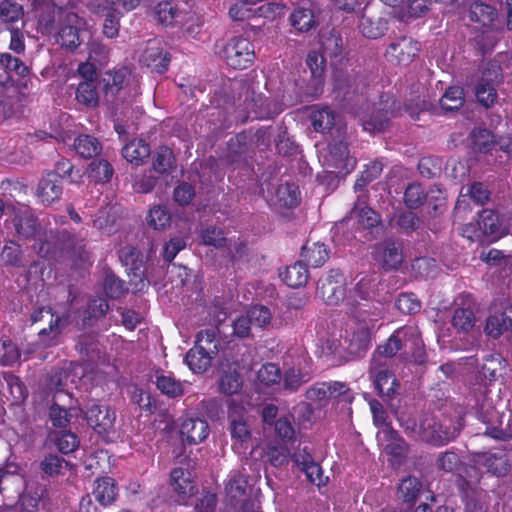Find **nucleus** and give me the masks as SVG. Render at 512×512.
Segmentation results:
<instances>
[{
  "instance_id": "a878e982",
  "label": "nucleus",
  "mask_w": 512,
  "mask_h": 512,
  "mask_svg": "<svg viewBox=\"0 0 512 512\" xmlns=\"http://www.w3.org/2000/svg\"><path fill=\"white\" fill-rule=\"evenodd\" d=\"M322 60L330 59V61H337L342 54L343 39L334 30L325 32L320 37Z\"/></svg>"
},
{
  "instance_id": "6e6d98bb",
  "label": "nucleus",
  "mask_w": 512,
  "mask_h": 512,
  "mask_svg": "<svg viewBox=\"0 0 512 512\" xmlns=\"http://www.w3.org/2000/svg\"><path fill=\"white\" fill-rule=\"evenodd\" d=\"M23 7L11 0H3L0 3V19L6 24H12L22 19Z\"/></svg>"
},
{
  "instance_id": "f03ea898",
  "label": "nucleus",
  "mask_w": 512,
  "mask_h": 512,
  "mask_svg": "<svg viewBox=\"0 0 512 512\" xmlns=\"http://www.w3.org/2000/svg\"><path fill=\"white\" fill-rule=\"evenodd\" d=\"M31 322L38 329L40 342L45 346H54L62 333L64 323L62 318L55 314L48 306L37 308L31 314Z\"/></svg>"
},
{
  "instance_id": "e433bc0d",
  "label": "nucleus",
  "mask_w": 512,
  "mask_h": 512,
  "mask_svg": "<svg viewBox=\"0 0 512 512\" xmlns=\"http://www.w3.org/2000/svg\"><path fill=\"white\" fill-rule=\"evenodd\" d=\"M152 167L159 174L170 173L175 167L173 151L166 146L157 148L152 155Z\"/></svg>"
},
{
  "instance_id": "338daca9",
  "label": "nucleus",
  "mask_w": 512,
  "mask_h": 512,
  "mask_svg": "<svg viewBox=\"0 0 512 512\" xmlns=\"http://www.w3.org/2000/svg\"><path fill=\"white\" fill-rule=\"evenodd\" d=\"M257 379L266 386L277 384L281 380L280 369L273 363L264 364L257 372Z\"/></svg>"
},
{
  "instance_id": "603ef678",
  "label": "nucleus",
  "mask_w": 512,
  "mask_h": 512,
  "mask_svg": "<svg viewBox=\"0 0 512 512\" xmlns=\"http://www.w3.org/2000/svg\"><path fill=\"white\" fill-rule=\"evenodd\" d=\"M246 315L250 320L253 328L263 329L270 325L272 314L270 310L263 305H256L246 311Z\"/></svg>"
},
{
  "instance_id": "69168bd1",
  "label": "nucleus",
  "mask_w": 512,
  "mask_h": 512,
  "mask_svg": "<svg viewBox=\"0 0 512 512\" xmlns=\"http://www.w3.org/2000/svg\"><path fill=\"white\" fill-rule=\"evenodd\" d=\"M265 457L272 466L282 467L289 461V450L282 445H269Z\"/></svg>"
},
{
  "instance_id": "473e14b6",
  "label": "nucleus",
  "mask_w": 512,
  "mask_h": 512,
  "mask_svg": "<svg viewBox=\"0 0 512 512\" xmlns=\"http://www.w3.org/2000/svg\"><path fill=\"white\" fill-rule=\"evenodd\" d=\"M477 463L496 476H504L510 469L507 455L503 452L483 454L479 457Z\"/></svg>"
},
{
  "instance_id": "37998d69",
  "label": "nucleus",
  "mask_w": 512,
  "mask_h": 512,
  "mask_svg": "<svg viewBox=\"0 0 512 512\" xmlns=\"http://www.w3.org/2000/svg\"><path fill=\"white\" fill-rule=\"evenodd\" d=\"M212 356L199 348L193 347L186 354V363L194 373H203L211 365Z\"/></svg>"
},
{
  "instance_id": "e2e57ef3",
  "label": "nucleus",
  "mask_w": 512,
  "mask_h": 512,
  "mask_svg": "<svg viewBox=\"0 0 512 512\" xmlns=\"http://www.w3.org/2000/svg\"><path fill=\"white\" fill-rule=\"evenodd\" d=\"M157 388L169 397L181 396L184 392L183 385L175 378L167 375H161L156 380Z\"/></svg>"
},
{
  "instance_id": "5fc2aeb1",
  "label": "nucleus",
  "mask_w": 512,
  "mask_h": 512,
  "mask_svg": "<svg viewBox=\"0 0 512 512\" xmlns=\"http://www.w3.org/2000/svg\"><path fill=\"white\" fill-rule=\"evenodd\" d=\"M196 348L203 352H207L210 356H214L218 352V341L216 340L215 329L202 330L197 334Z\"/></svg>"
},
{
  "instance_id": "49530a36",
  "label": "nucleus",
  "mask_w": 512,
  "mask_h": 512,
  "mask_svg": "<svg viewBox=\"0 0 512 512\" xmlns=\"http://www.w3.org/2000/svg\"><path fill=\"white\" fill-rule=\"evenodd\" d=\"M465 101L464 90L458 86L449 87L440 99V106L444 111L459 110Z\"/></svg>"
},
{
  "instance_id": "7c9ffc66",
  "label": "nucleus",
  "mask_w": 512,
  "mask_h": 512,
  "mask_svg": "<svg viewBox=\"0 0 512 512\" xmlns=\"http://www.w3.org/2000/svg\"><path fill=\"white\" fill-rule=\"evenodd\" d=\"M150 154V146L143 139H133L122 148L123 157L136 166L141 165Z\"/></svg>"
},
{
  "instance_id": "f8f14e48",
  "label": "nucleus",
  "mask_w": 512,
  "mask_h": 512,
  "mask_svg": "<svg viewBox=\"0 0 512 512\" xmlns=\"http://www.w3.org/2000/svg\"><path fill=\"white\" fill-rule=\"evenodd\" d=\"M236 84L245 90L244 110L247 113H252L255 118H270L277 113L276 109L273 108L274 103L261 92H256L253 87L241 82Z\"/></svg>"
},
{
  "instance_id": "cd10ccee",
  "label": "nucleus",
  "mask_w": 512,
  "mask_h": 512,
  "mask_svg": "<svg viewBox=\"0 0 512 512\" xmlns=\"http://www.w3.org/2000/svg\"><path fill=\"white\" fill-rule=\"evenodd\" d=\"M100 88L99 81H81L77 86L75 98L80 105L95 108L99 104Z\"/></svg>"
},
{
  "instance_id": "2f4dec72",
  "label": "nucleus",
  "mask_w": 512,
  "mask_h": 512,
  "mask_svg": "<svg viewBox=\"0 0 512 512\" xmlns=\"http://www.w3.org/2000/svg\"><path fill=\"white\" fill-rule=\"evenodd\" d=\"M127 75L128 71L126 69L105 73L99 82L107 98H114L118 95L125 85Z\"/></svg>"
},
{
  "instance_id": "de8ad7c7",
  "label": "nucleus",
  "mask_w": 512,
  "mask_h": 512,
  "mask_svg": "<svg viewBox=\"0 0 512 512\" xmlns=\"http://www.w3.org/2000/svg\"><path fill=\"white\" fill-rule=\"evenodd\" d=\"M291 25L300 32H307L316 24L313 12L307 8H297L290 15Z\"/></svg>"
},
{
  "instance_id": "6ab92c4d",
  "label": "nucleus",
  "mask_w": 512,
  "mask_h": 512,
  "mask_svg": "<svg viewBox=\"0 0 512 512\" xmlns=\"http://www.w3.org/2000/svg\"><path fill=\"white\" fill-rule=\"evenodd\" d=\"M311 122L314 129L318 132L324 133L335 128L338 136L345 134L343 127L340 126L339 115L328 107L313 111L311 114Z\"/></svg>"
},
{
  "instance_id": "4be33fe9",
  "label": "nucleus",
  "mask_w": 512,
  "mask_h": 512,
  "mask_svg": "<svg viewBox=\"0 0 512 512\" xmlns=\"http://www.w3.org/2000/svg\"><path fill=\"white\" fill-rule=\"evenodd\" d=\"M62 195V186L57 175L54 173H47L42 177L38 183L37 196L44 204H51L58 200Z\"/></svg>"
},
{
  "instance_id": "1a4fd4ad",
  "label": "nucleus",
  "mask_w": 512,
  "mask_h": 512,
  "mask_svg": "<svg viewBox=\"0 0 512 512\" xmlns=\"http://www.w3.org/2000/svg\"><path fill=\"white\" fill-rule=\"evenodd\" d=\"M369 375L373 380L375 388L384 401H391L398 387V381L394 373L389 369L388 363L370 361Z\"/></svg>"
},
{
  "instance_id": "7ed1b4c3",
  "label": "nucleus",
  "mask_w": 512,
  "mask_h": 512,
  "mask_svg": "<svg viewBox=\"0 0 512 512\" xmlns=\"http://www.w3.org/2000/svg\"><path fill=\"white\" fill-rule=\"evenodd\" d=\"M338 137L339 139H334L328 144L323 160L325 166L331 169L330 173H334L337 176H345L354 169L356 160L349 154L344 134Z\"/></svg>"
},
{
  "instance_id": "dca6fc26",
  "label": "nucleus",
  "mask_w": 512,
  "mask_h": 512,
  "mask_svg": "<svg viewBox=\"0 0 512 512\" xmlns=\"http://www.w3.org/2000/svg\"><path fill=\"white\" fill-rule=\"evenodd\" d=\"M351 221L357 223L359 228L370 229L379 224L380 217L373 209L366 206L364 200L358 199L349 216L338 224V228L348 225Z\"/></svg>"
},
{
  "instance_id": "13d9d810",
  "label": "nucleus",
  "mask_w": 512,
  "mask_h": 512,
  "mask_svg": "<svg viewBox=\"0 0 512 512\" xmlns=\"http://www.w3.org/2000/svg\"><path fill=\"white\" fill-rule=\"evenodd\" d=\"M427 198L428 193L425 192L419 183L408 185L404 193V202L410 209L420 207Z\"/></svg>"
},
{
  "instance_id": "864d4df0",
  "label": "nucleus",
  "mask_w": 512,
  "mask_h": 512,
  "mask_svg": "<svg viewBox=\"0 0 512 512\" xmlns=\"http://www.w3.org/2000/svg\"><path fill=\"white\" fill-rule=\"evenodd\" d=\"M469 512H498V502L487 493H479L467 502Z\"/></svg>"
},
{
  "instance_id": "b1692460",
  "label": "nucleus",
  "mask_w": 512,
  "mask_h": 512,
  "mask_svg": "<svg viewBox=\"0 0 512 512\" xmlns=\"http://www.w3.org/2000/svg\"><path fill=\"white\" fill-rule=\"evenodd\" d=\"M370 410L373 416V423L380 427L381 430L378 432L379 440H395L397 438V432L387 422V413L384 410L382 404L373 399L369 402Z\"/></svg>"
},
{
  "instance_id": "20e7f679",
  "label": "nucleus",
  "mask_w": 512,
  "mask_h": 512,
  "mask_svg": "<svg viewBox=\"0 0 512 512\" xmlns=\"http://www.w3.org/2000/svg\"><path fill=\"white\" fill-rule=\"evenodd\" d=\"M86 34V22L77 14L69 12L61 20L57 42L64 48L75 50Z\"/></svg>"
},
{
  "instance_id": "412c9836",
  "label": "nucleus",
  "mask_w": 512,
  "mask_h": 512,
  "mask_svg": "<svg viewBox=\"0 0 512 512\" xmlns=\"http://www.w3.org/2000/svg\"><path fill=\"white\" fill-rule=\"evenodd\" d=\"M0 67L6 72L5 80L1 81L4 87L13 85V76L25 78L30 73L28 66L10 53L0 54Z\"/></svg>"
},
{
  "instance_id": "c756f323",
  "label": "nucleus",
  "mask_w": 512,
  "mask_h": 512,
  "mask_svg": "<svg viewBox=\"0 0 512 512\" xmlns=\"http://www.w3.org/2000/svg\"><path fill=\"white\" fill-rule=\"evenodd\" d=\"M14 227L17 234L24 239L35 238L41 231L38 219L29 211H23L14 218Z\"/></svg>"
},
{
  "instance_id": "4d7b16f0",
  "label": "nucleus",
  "mask_w": 512,
  "mask_h": 512,
  "mask_svg": "<svg viewBox=\"0 0 512 512\" xmlns=\"http://www.w3.org/2000/svg\"><path fill=\"white\" fill-rule=\"evenodd\" d=\"M312 376L307 371L299 368H291L284 375V387L289 391H297L301 385L311 380Z\"/></svg>"
},
{
  "instance_id": "5701e85b",
  "label": "nucleus",
  "mask_w": 512,
  "mask_h": 512,
  "mask_svg": "<svg viewBox=\"0 0 512 512\" xmlns=\"http://www.w3.org/2000/svg\"><path fill=\"white\" fill-rule=\"evenodd\" d=\"M47 491L42 485L28 488L20 497L19 504L22 512H38L46 507Z\"/></svg>"
},
{
  "instance_id": "c85d7f7f",
  "label": "nucleus",
  "mask_w": 512,
  "mask_h": 512,
  "mask_svg": "<svg viewBox=\"0 0 512 512\" xmlns=\"http://www.w3.org/2000/svg\"><path fill=\"white\" fill-rule=\"evenodd\" d=\"M359 29L363 36L376 39L385 34L388 29V22L381 16L365 13L359 21Z\"/></svg>"
},
{
  "instance_id": "052dcab7",
  "label": "nucleus",
  "mask_w": 512,
  "mask_h": 512,
  "mask_svg": "<svg viewBox=\"0 0 512 512\" xmlns=\"http://www.w3.org/2000/svg\"><path fill=\"white\" fill-rule=\"evenodd\" d=\"M79 412V409L67 410L58 404H53L50 407L49 415L55 427H65L70 423L73 416H78Z\"/></svg>"
},
{
  "instance_id": "2eb2a0df",
  "label": "nucleus",
  "mask_w": 512,
  "mask_h": 512,
  "mask_svg": "<svg viewBox=\"0 0 512 512\" xmlns=\"http://www.w3.org/2000/svg\"><path fill=\"white\" fill-rule=\"evenodd\" d=\"M86 420L94 430L103 433L113 428L116 415L108 406L93 403L86 411Z\"/></svg>"
},
{
  "instance_id": "9d476101",
  "label": "nucleus",
  "mask_w": 512,
  "mask_h": 512,
  "mask_svg": "<svg viewBox=\"0 0 512 512\" xmlns=\"http://www.w3.org/2000/svg\"><path fill=\"white\" fill-rule=\"evenodd\" d=\"M420 51V44L411 37L402 36L394 39L385 52L386 59L396 65L407 66Z\"/></svg>"
},
{
  "instance_id": "39448f33",
  "label": "nucleus",
  "mask_w": 512,
  "mask_h": 512,
  "mask_svg": "<svg viewBox=\"0 0 512 512\" xmlns=\"http://www.w3.org/2000/svg\"><path fill=\"white\" fill-rule=\"evenodd\" d=\"M228 430L235 444H247L252 438L251 424L243 405L231 400L227 410Z\"/></svg>"
},
{
  "instance_id": "4c0bfd02",
  "label": "nucleus",
  "mask_w": 512,
  "mask_h": 512,
  "mask_svg": "<svg viewBox=\"0 0 512 512\" xmlns=\"http://www.w3.org/2000/svg\"><path fill=\"white\" fill-rule=\"evenodd\" d=\"M478 225L485 235L494 239L504 233L497 214L491 209H483L480 212Z\"/></svg>"
},
{
  "instance_id": "a18cd8bd",
  "label": "nucleus",
  "mask_w": 512,
  "mask_h": 512,
  "mask_svg": "<svg viewBox=\"0 0 512 512\" xmlns=\"http://www.w3.org/2000/svg\"><path fill=\"white\" fill-rule=\"evenodd\" d=\"M390 115L391 113L388 109H378L367 119L363 120V129L371 133L384 131L389 125Z\"/></svg>"
},
{
  "instance_id": "58836bf2",
  "label": "nucleus",
  "mask_w": 512,
  "mask_h": 512,
  "mask_svg": "<svg viewBox=\"0 0 512 512\" xmlns=\"http://www.w3.org/2000/svg\"><path fill=\"white\" fill-rule=\"evenodd\" d=\"M276 203L285 208H293L300 202V191L294 183L280 184L275 193Z\"/></svg>"
},
{
  "instance_id": "ea45409f",
  "label": "nucleus",
  "mask_w": 512,
  "mask_h": 512,
  "mask_svg": "<svg viewBox=\"0 0 512 512\" xmlns=\"http://www.w3.org/2000/svg\"><path fill=\"white\" fill-rule=\"evenodd\" d=\"M423 491V483L415 476L404 478L398 486L399 497L406 503H414Z\"/></svg>"
},
{
  "instance_id": "a19ab883",
  "label": "nucleus",
  "mask_w": 512,
  "mask_h": 512,
  "mask_svg": "<svg viewBox=\"0 0 512 512\" xmlns=\"http://www.w3.org/2000/svg\"><path fill=\"white\" fill-rule=\"evenodd\" d=\"M116 486L110 477H103L95 481L93 495L101 505L112 503L116 497Z\"/></svg>"
},
{
  "instance_id": "c9c22d12",
  "label": "nucleus",
  "mask_w": 512,
  "mask_h": 512,
  "mask_svg": "<svg viewBox=\"0 0 512 512\" xmlns=\"http://www.w3.org/2000/svg\"><path fill=\"white\" fill-rule=\"evenodd\" d=\"M371 345V332L366 326H361L355 330L349 340L348 351L351 355L362 356Z\"/></svg>"
},
{
  "instance_id": "9b49d317",
  "label": "nucleus",
  "mask_w": 512,
  "mask_h": 512,
  "mask_svg": "<svg viewBox=\"0 0 512 512\" xmlns=\"http://www.w3.org/2000/svg\"><path fill=\"white\" fill-rule=\"evenodd\" d=\"M415 335L414 328H400L396 330L385 343L379 345L372 355L371 361L388 363L408 342V337Z\"/></svg>"
},
{
  "instance_id": "a211bd4d",
  "label": "nucleus",
  "mask_w": 512,
  "mask_h": 512,
  "mask_svg": "<svg viewBox=\"0 0 512 512\" xmlns=\"http://www.w3.org/2000/svg\"><path fill=\"white\" fill-rule=\"evenodd\" d=\"M350 313L361 322H374L383 316L384 304L372 298L363 302L354 299L350 302Z\"/></svg>"
},
{
  "instance_id": "680f3d73",
  "label": "nucleus",
  "mask_w": 512,
  "mask_h": 512,
  "mask_svg": "<svg viewBox=\"0 0 512 512\" xmlns=\"http://www.w3.org/2000/svg\"><path fill=\"white\" fill-rule=\"evenodd\" d=\"M242 387V380L236 371H226L219 380V389L222 393L233 395L239 392Z\"/></svg>"
},
{
  "instance_id": "72a5a7b5",
  "label": "nucleus",
  "mask_w": 512,
  "mask_h": 512,
  "mask_svg": "<svg viewBox=\"0 0 512 512\" xmlns=\"http://www.w3.org/2000/svg\"><path fill=\"white\" fill-rule=\"evenodd\" d=\"M301 257L306 265L320 267L328 260L329 250L323 243L308 242L302 248Z\"/></svg>"
},
{
  "instance_id": "774afa93",
  "label": "nucleus",
  "mask_w": 512,
  "mask_h": 512,
  "mask_svg": "<svg viewBox=\"0 0 512 512\" xmlns=\"http://www.w3.org/2000/svg\"><path fill=\"white\" fill-rule=\"evenodd\" d=\"M230 17L235 21L253 19V1L239 0L229 9Z\"/></svg>"
},
{
  "instance_id": "8fccbe9b",
  "label": "nucleus",
  "mask_w": 512,
  "mask_h": 512,
  "mask_svg": "<svg viewBox=\"0 0 512 512\" xmlns=\"http://www.w3.org/2000/svg\"><path fill=\"white\" fill-rule=\"evenodd\" d=\"M88 175L95 182L104 183L112 177L113 168L105 159L94 160L89 164Z\"/></svg>"
},
{
  "instance_id": "0eeeda50",
  "label": "nucleus",
  "mask_w": 512,
  "mask_h": 512,
  "mask_svg": "<svg viewBox=\"0 0 512 512\" xmlns=\"http://www.w3.org/2000/svg\"><path fill=\"white\" fill-rule=\"evenodd\" d=\"M317 293L328 305H338L346 299V280L339 270H331L318 282Z\"/></svg>"
},
{
  "instance_id": "f3484780",
  "label": "nucleus",
  "mask_w": 512,
  "mask_h": 512,
  "mask_svg": "<svg viewBox=\"0 0 512 512\" xmlns=\"http://www.w3.org/2000/svg\"><path fill=\"white\" fill-rule=\"evenodd\" d=\"M475 303L469 296L461 298V304L457 307L452 316V326L458 331L468 333L476 323Z\"/></svg>"
},
{
  "instance_id": "f257e3e1",
  "label": "nucleus",
  "mask_w": 512,
  "mask_h": 512,
  "mask_svg": "<svg viewBox=\"0 0 512 512\" xmlns=\"http://www.w3.org/2000/svg\"><path fill=\"white\" fill-rule=\"evenodd\" d=\"M462 429L461 420L456 421L448 417L436 419L434 416L426 415L420 421L418 428L419 437L434 445H441L456 438Z\"/></svg>"
},
{
  "instance_id": "c03bdc74",
  "label": "nucleus",
  "mask_w": 512,
  "mask_h": 512,
  "mask_svg": "<svg viewBox=\"0 0 512 512\" xmlns=\"http://www.w3.org/2000/svg\"><path fill=\"white\" fill-rule=\"evenodd\" d=\"M76 152L83 158H91L101 152L100 142L91 135H80L74 141Z\"/></svg>"
},
{
  "instance_id": "bf43d9fd",
  "label": "nucleus",
  "mask_w": 512,
  "mask_h": 512,
  "mask_svg": "<svg viewBox=\"0 0 512 512\" xmlns=\"http://www.w3.org/2000/svg\"><path fill=\"white\" fill-rule=\"evenodd\" d=\"M103 289L105 294L113 299L119 298L127 291L124 282L111 271H105Z\"/></svg>"
},
{
  "instance_id": "ddd939ff",
  "label": "nucleus",
  "mask_w": 512,
  "mask_h": 512,
  "mask_svg": "<svg viewBox=\"0 0 512 512\" xmlns=\"http://www.w3.org/2000/svg\"><path fill=\"white\" fill-rule=\"evenodd\" d=\"M139 62L152 71L164 73L168 69L170 57L162 47L161 42L153 39L146 43L139 57Z\"/></svg>"
},
{
  "instance_id": "393cba45",
  "label": "nucleus",
  "mask_w": 512,
  "mask_h": 512,
  "mask_svg": "<svg viewBox=\"0 0 512 512\" xmlns=\"http://www.w3.org/2000/svg\"><path fill=\"white\" fill-rule=\"evenodd\" d=\"M489 197L490 192L485 185L480 182H474L461 188L456 208L460 209L462 205L466 208L467 199H471L478 205H483L489 200Z\"/></svg>"
},
{
  "instance_id": "f704fd0d",
  "label": "nucleus",
  "mask_w": 512,
  "mask_h": 512,
  "mask_svg": "<svg viewBox=\"0 0 512 512\" xmlns=\"http://www.w3.org/2000/svg\"><path fill=\"white\" fill-rule=\"evenodd\" d=\"M279 275L282 281L292 288L305 285L309 277L307 265L302 261L286 267Z\"/></svg>"
},
{
  "instance_id": "79ce46f5",
  "label": "nucleus",
  "mask_w": 512,
  "mask_h": 512,
  "mask_svg": "<svg viewBox=\"0 0 512 512\" xmlns=\"http://www.w3.org/2000/svg\"><path fill=\"white\" fill-rule=\"evenodd\" d=\"M0 260L7 267H23V252L21 246L14 241H7L0 252Z\"/></svg>"
},
{
  "instance_id": "aec40b11",
  "label": "nucleus",
  "mask_w": 512,
  "mask_h": 512,
  "mask_svg": "<svg viewBox=\"0 0 512 512\" xmlns=\"http://www.w3.org/2000/svg\"><path fill=\"white\" fill-rule=\"evenodd\" d=\"M180 434L184 442L198 444L208 436L209 425L199 418H187L181 423Z\"/></svg>"
},
{
  "instance_id": "6e6552de",
  "label": "nucleus",
  "mask_w": 512,
  "mask_h": 512,
  "mask_svg": "<svg viewBox=\"0 0 512 512\" xmlns=\"http://www.w3.org/2000/svg\"><path fill=\"white\" fill-rule=\"evenodd\" d=\"M501 79L500 67L496 64H489L482 72L475 88V95L483 107L490 108L496 103L498 99L496 85L501 82Z\"/></svg>"
},
{
  "instance_id": "4468645a",
  "label": "nucleus",
  "mask_w": 512,
  "mask_h": 512,
  "mask_svg": "<svg viewBox=\"0 0 512 512\" xmlns=\"http://www.w3.org/2000/svg\"><path fill=\"white\" fill-rule=\"evenodd\" d=\"M374 259L386 271L399 268L403 261L401 245L387 240L377 244L373 250Z\"/></svg>"
},
{
  "instance_id": "bb28decb",
  "label": "nucleus",
  "mask_w": 512,
  "mask_h": 512,
  "mask_svg": "<svg viewBox=\"0 0 512 512\" xmlns=\"http://www.w3.org/2000/svg\"><path fill=\"white\" fill-rule=\"evenodd\" d=\"M170 485L172 486L173 491L176 492L182 500L194 495L196 492L190 472L183 468H175L171 471Z\"/></svg>"
},
{
  "instance_id": "423d86ee",
  "label": "nucleus",
  "mask_w": 512,
  "mask_h": 512,
  "mask_svg": "<svg viewBox=\"0 0 512 512\" xmlns=\"http://www.w3.org/2000/svg\"><path fill=\"white\" fill-rule=\"evenodd\" d=\"M227 65L234 69H245L252 64L255 53L251 42L242 37L230 39L223 49Z\"/></svg>"
},
{
  "instance_id": "3c124183",
  "label": "nucleus",
  "mask_w": 512,
  "mask_h": 512,
  "mask_svg": "<svg viewBox=\"0 0 512 512\" xmlns=\"http://www.w3.org/2000/svg\"><path fill=\"white\" fill-rule=\"evenodd\" d=\"M171 215L168 209L162 205L153 206L147 216V223L155 230L165 229L170 225Z\"/></svg>"
},
{
  "instance_id": "0e129e2a",
  "label": "nucleus",
  "mask_w": 512,
  "mask_h": 512,
  "mask_svg": "<svg viewBox=\"0 0 512 512\" xmlns=\"http://www.w3.org/2000/svg\"><path fill=\"white\" fill-rule=\"evenodd\" d=\"M154 14L161 24L168 26L177 18L178 10L172 2L163 1L155 7Z\"/></svg>"
},
{
  "instance_id": "09e8293b",
  "label": "nucleus",
  "mask_w": 512,
  "mask_h": 512,
  "mask_svg": "<svg viewBox=\"0 0 512 512\" xmlns=\"http://www.w3.org/2000/svg\"><path fill=\"white\" fill-rule=\"evenodd\" d=\"M51 439L57 449L64 454L75 451L79 446L78 437L70 431L55 432L51 435Z\"/></svg>"
}]
</instances>
